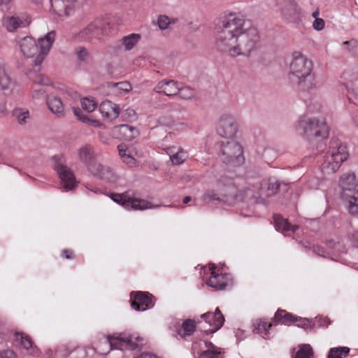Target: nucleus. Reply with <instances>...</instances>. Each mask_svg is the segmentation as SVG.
Returning a JSON list of instances; mask_svg holds the SVG:
<instances>
[{
    "mask_svg": "<svg viewBox=\"0 0 358 358\" xmlns=\"http://www.w3.org/2000/svg\"><path fill=\"white\" fill-rule=\"evenodd\" d=\"M31 16L27 13H17L14 15L6 17L7 22H30Z\"/></svg>",
    "mask_w": 358,
    "mask_h": 358,
    "instance_id": "nucleus-39",
    "label": "nucleus"
},
{
    "mask_svg": "<svg viewBox=\"0 0 358 358\" xmlns=\"http://www.w3.org/2000/svg\"><path fill=\"white\" fill-rule=\"evenodd\" d=\"M112 199L127 209L145 210L151 208L150 203L144 200L129 196L126 194H113Z\"/></svg>",
    "mask_w": 358,
    "mask_h": 358,
    "instance_id": "nucleus-12",
    "label": "nucleus"
},
{
    "mask_svg": "<svg viewBox=\"0 0 358 358\" xmlns=\"http://www.w3.org/2000/svg\"><path fill=\"white\" fill-rule=\"evenodd\" d=\"M289 80L297 84L302 90H308L314 86L313 76L311 74L313 64L300 52L293 54L290 64Z\"/></svg>",
    "mask_w": 358,
    "mask_h": 358,
    "instance_id": "nucleus-3",
    "label": "nucleus"
},
{
    "mask_svg": "<svg viewBox=\"0 0 358 358\" xmlns=\"http://www.w3.org/2000/svg\"><path fill=\"white\" fill-rule=\"evenodd\" d=\"M179 83L173 80H164L157 83L155 91L157 93H163L166 96L177 95L179 92Z\"/></svg>",
    "mask_w": 358,
    "mask_h": 358,
    "instance_id": "nucleus-19",
    "label": "nucleus"
},
{
    "mask_svg": "<svg viewBox=\"0 0 358 358\" xmlns=\"http://www.w3.org/2000/svg\"><path fill=\"white\" fill-rule=\"evenodd\" d=\"M78 57L81 61H85L88 56V52L84 48H80L77 52Z\"/></svg>",
    "mask_w": 358,
    "mask_h": 358,
    "instance_id": "nucleus-53",
    "label": "nucleus"
},
{
    "mask_svg": "<svg viewBox=\"0 0 358 358\" xmlns=\"http://www.w3.org/2000/svg\"><path fill=\"white\" fill-rule=\"evenodd\" d=\"M55 35V32L51 31L39 38L38 43L34 38L25 36L19 41L20 50L24 57L32 59L34 66H40L50 52Z\"/></svg>",
    "mask_w": 358,
    "mask_h": 358,
    "instance_id": "nucleus-2",
    "label": "nucleus"
},
{
    "mask_svg": "<svg viewBox=\"0 0 358 358\" xmlns=\"http://www.w3.org/2000/svg\"><path fill=\"white\" fill-rule=\"evenodd\" d=\"M6 28L8 31H14L20 27L21 24H6Z\"/></svg>",
    "mask_w": 358,
    "mask_h": 358,
    "instance_id": "nucleus-58",
    "label": "nucleus"
},
{
    "mask_svg": "<svg viewBox=\"0 0 358 358\" xmlns=\"http://www.w3.org/2000/svg\"><path fill=\"white\" fill-rule=\"evenodd\" d=\"M54 169L57 171L66 190H71L77 184L74 174L65 164V160L62 156H55Z\"/></svg>",
    "mask_w": 358,
    "mask_h": 358,
    "instance_id": "nucleus-9",
    "label": "nucleus"
},
{
    "mask_svg": "<svg viewBox=\"0 0 358 358\" xmlns=\"http://www.w3.org/2000/svg\"><path fill=\"white\" fill-rule=\"evenodd\" d=\"M113 87L117 88L120 92H129L131 90L132 87L129 82H120L113 84Z\"/></svg>",
    "mask_w": 358,
    "mask_h": 358,
    "instance_id": "nucleus-46",
    "label": "nucleus"
},
{
    "mask_svg": "<svg viewBox=\"0 0 358 358\" xmlns=\"http://www.w3.org/2000/svg\"><path fill=\"white\" fill-rule=\"evenodd\" d=\"M82 0H50L51 10L59 17L69 15V11L81 5Z\"/></svg>",
    "mask_w": 358,
    "mask_h": 358,
    "instance_id": "nucleus-16",
    "label": "nucleus"
},
{
    "mask_svg": "<svg viewBox=\"0 0 358 358\" xmlns=\"http://www.w3.org/2000/svg\"><path fill=\"white\" fill-rule=\"evenodd\" d=\"M273 220L276 229L282 233L288 234L289 232H295L299 229L297 225L291 224L287 219L280 215H274Z\"/></svg>",
    "mask_w": 358,
    "mask_h": 358,
    "instance_id": "nucleus-25",
    "label": "nucleus"
},
{
    "mask_svg": "<svg viewBox=\"0 0 358 358\" xmlns=\"http://www.w3.org/2000/svg\"><path fill=\"white\" fill-rule=\"evenodd\" d=\"M117 149L119 151V154L121 157V158H124L127 155H128L129 153H131L130 151L128 150L127 146L125 144H120L117 146Z\"/></svg>",
    "mask_w": 358,
    "mask_h": 358,
    "instance_id": "nucleus-50",
    "label": "nucleus"
},
{
    "mask_svg": "<svg viewBox=\"0 0 358 358\" xmlns=\"http://www.w3.org/2000/svg\"><path fill=\"white\" fill-rule=\"evenodd\" d=\"M16 340L20 341L21 346L27 350V353L34 357H38L40 351L35 345L31 338L24 333H16Z\"/></svg>",
    "mask_w": 358,
    "mask_h": 358,
    "instance_id": "nucleus-20",
    "label": "nucleus"
},
{
    "mask_svg": "<svg viewBox=\"0 0 358 358\" xmlns=\"http://www.w3.org/2000/svg\"><path fill=\"white\" fill-rule=\"evenodd\" d=\"M219 157L224 163L234 166H239L245 161L242 145L234 140L220 143Z\"/></svg>",
    "mask_w": 358,
    "mask_h": 358,
    "instance_id": "nucleus-7",
    "label": "nucleus"
},
{
    "mask_svg": "<svg viewBox=\"0 0 358 358\" xmlns=\"http://www.w3.org/2000/svg\"><path fill=\"white\" fill-rule=\"evenodd\" d=\"M352 241L357 245L358 246V231H355L352 234Z\"/></svg>",
    "mask_w": 358,
    "mask_h": 358,
    "instance_id": "nucleus-63",
    "label": "nucleus"
},
{
    "mask_svg": "<svg viewBox=\"0 0 358 358\" xmlns=\"http://www.w3.org/2000/svg\"><path fill=\"white\" fill-rule=\"evenodd\" d=\"M201 317L209 326L208 329L203 327L204 328L203 331L207 334H212L219 330L224 322V317L219 308H217L214 313L208 312L202 314Z\"/></svg>",
    "mask_w": 358,
    "mask_h": 358,
    "instance_id": "nucleus-15",
    "label": "nucleus"
},
{
    "mask_svg": "<svg viewBox=\"0 0 358 358\" xmlns=\"http://www.w3.org/2000/svg\"><path fill=\"white\" fill-rule=\"evenodd\" d=\"M341 78L344 80L353 82L358 80V67L348 68L344 70L341 75Z\"/></svg>",
    "mask_w": 358,
    "mask_h": 358,
    "instance_id": "nucleus-38",
    "label": "nucleus"
},
{
    "mask_svg": "<svg viewBox=\"0 0 358 358\" xmlns=\"http://www.w3.org/2000/svg\"><path fill=\"white\" fill-rule=\"evenodd\" d=\"M178 94L182 99H188L194 96V91L189 87H182L179 85V92Z\"/></svg>",
    "mask_w": 358,
    "mask_h": 358,
    "instance_id": "nucleus-44",
    "label": "nucleus"
},
{
    "mask_svg": "<svg viewBox=\"0 0 358 358\" xmlns=\"http://www.w3.org/2000/svg\"><path fill=\"white\" fill-rule=\"evenodd\" d=\"M6 67V63L0 58V90H8L12 86V82Z\"/></svg>",
    "mask_w": 358,
    "mask_h": 358,
    "instance_id": "nucleus-28",
    "label": "nucleus"
},
{
    "mask_svg": "<svg viewBox=\"0 0 358 358\" xmlns=\"http://www.w3.org/2000/svg\"><path fill=\"white\" fill-rule=\"evenodd\" d=\"M341 49L343 52L358 56V43L355 39L343 42Z\"/></svg>",
    "mask_w": 358,
    "mask_h": 358,
    "instance_id": "nucleus-34",
    "label": "nucleus"
},
{
    "mask_svg": "<svg viewBox=\"0 0 358 358\" xmlns=\"http://www.w3.org/2000/svg\"><path fill=\"white\" fill-rule=\"evenodd\" d=\"M88 171L94 176L106 182H115L118 178L117 175L111 167L99 162L90 164Z\"/></svg>",
    "mask_w": 358,
    "mask_h": 358,
    "instance_id": "nucleus-14",
    "label": "nucleus"
},
{
    "mask_svg": "<svg viewBox=\"0 0 358 358\" xmlns=\"http://www.w3.org/2000/svg\"><path fill=\"white\" fill-rule=\"evenodd\" d=\"M166 152L174 165L182 164L188 157L187 152L181 148L176 149V147H169L166 149Z\"/></svg>",
    "mask_w": 358,
    "mask_h": 358,
    "instance_id": "nucleus-24",
    "label": "nucleus"
},
{
    "mask_svg": "<svg viewBox=\"0 0 358 358\" xmlns=\"http://www.w3.org/2000/svg\"><path fill=\"white\" fill-rule=\"evenodd\" d=\"M215 30L217 48L231 57L249 55L259 46V33L252 24H218Z\"/></svg>",
    "mask_w": 358,
    "mask_h": 358,
    "instance_id": "nucleus-1",
    "label": "nucleus"
},
{
    "mask_svg": "<svg viewBox=\"0 0 358 358\" xmlns=\"http://www.w3.org/2000/svg\"><path fill=\"white\" fill-rule=\"evenodd\" d=\"M325 24H313V28L317 31H321L324 29Z\"/></svg>",
    "mask_w": 358,
    "mask_h": 358,
    "instance_id": "nucleus-62",
    "label": "nucleus"
},
{
    "mask_svg": "<svg viewBox=\"0 0 358 358\" xmlns=\"http://www.w3.org/2000/svg\"><path fill=\"white\" fill-rule=\"evenodd\" d=\"M317 319L320 326L327 327L330 324V320L327 317H317Z\"/></svg>",
    "mask_w": 358,
    "mask_h": 358,
    "instance_id": "nucleus-57",
    "label": "nucleus"
},
{
    "mask_svg": "<svg viewBox=\"0 0 358 358\" xmlns=\"http://www.w3.org/2000/svg\"><path fill=\"white\" fill-rule=\"evenodd\" d=\"M141 38V36L138 34H131L122 38V43L125 48V50H131L136 44L138 42Z\"/></svg>",
    "mask_w": 358,
    "mask_h": 358,
    "instance_id": "nucleus-36",
    "label": "nucleus"
},
{
    "mask_svg": "<svg viewBox=\"0 0 358 358\" xmlns=\"http://www.w3.org/2000/svg\"><path fill=\"white\" fill-rule=\"evenodd\" d=\"M158 122L160 125L169 128H171L175 125V120L169 115H164L160 116L158 119Z\"/></svg>",
    "mask_w": 358,
    "mask_h": 358,
    "instance_id": "nucleus-43",
    "label": "nucleus"
},
{
    "mask_svg": "<svg viewBox=\"0 0 358 358\" xmlns=\"http://www.w3.org/2000/svg\"><path fill=\"white\" fill-rule=\"evenodd\" d=\"M0 358H17L16 354L10 350L0 352Z\"/></svg>",
    "mask_w": 358,
    "mask_h": 358,
    "instance_id": "nucleus-51",
    "label": "nucleus"
},
{
    "mask_svg": "<svg viewBox=\"0 0 358 358\" xmlns=\"http://www.w3.org/2000/svg\"><path fill=\"white\" fill-rule=\"evenodd\" d=\"M45 93V90L42 88L35 89L33 91V96L34 97H39L41 95H43Z\"/></svg>",
    "mask_w": 358,
    "mask_h": 358,
    "instance_id": "nucleus-59",
    "label": "nucleus"
},
{
    "mask_svg": "<svg viewBox=\"0 0 358 358\" xmlns=\"http://www.w3.org/2000/svg\"><path fill=\"white\" fill-rule=\"evenodd\" d=\"M271 327V322H268L263 319H257L252 323V331L265 338V336L268 335L269 329Z\"/></svg>",
    "mask_w": 358,
    "mask_h": 358,
    "instance_id": "nucleus-27",
    "label": "nucleus"
},
{
    "mask_svg": "<svg viewBox=\"0 0 358 358\" xmlns=\"http://www.w3.org/2000/svg\"><path fill=\"white\" fill-rule=\"evenodd\" d=\"M294 324H296V325L299 327H301V328H303V329H308L309 327H311V322L307 319V318H304V317H298L296 316V319H295V322H294Z\"/></svg>",
    "mask_w": 358,
    "mask_h": 358,
    "instance_id": "nucleus-45",
    "label": "nucleus"
},
{
    "mask_svg": "<svg viewBox=\"0 0 358 358\" xmlns=\"http://www.w3.org/2000/svg\"><path fill=\"white\" fill-rule=\"evenodd\" d=\"M80 103L82 108L88 113L94 111L97 106L95 100L87 97L82 99Z\"/></svg>",
    "mask_w": 358,
    "mask_h": 358,
    "instance_id": "nucleus-40",
    "label": "nucleus"
},
{
    "mask_svg": "<svg viewBox=\"0 0 358 358\" xmlns=\"http://www.w3.org/2000/svg\"><path fill=\"white\" fill-rule=\"evenodd\" d=\"M177 19H171L167 15H160L157 17V22L158 23H164V22H176Z\"/></svg>",
    "mask_w": 358,
    "mask_h": 358,
    "instance_id": "nucleus-54",
    "label": "nucleus"
},
{
    "mask_svg": "<svg viewBox=\"0 0 358 358\" xmlns=\"http://www.w3.org/2000/svg\"><path fill=\"white\" fill-rule=\"evenodd\" d=\"M313 355L312 348L308 344L300 346L294 358H310Z\"/></svg>",
    "mask_w": 358,
    "mask_h": 358,
    "instance_id": "nucleus-37",
    "label": "nucleus"
},
{
    "mask_svg": "<svg viewBox=\"0 0 358 358\" xmlns=\"http://www.w3.org/2000/svg\"><path fill=\"white\" fill-rule=\"evenodd\" d=\"M296 131L309 140L317 137L325 138L329 134V128L325 122L306 116L299 120Z\"/></svg>",
    "mask_w": 358,
    "mask_h": 358,
    "instance_id": "nucleus-5",
    "label": "nucleus"
},
{
    "mask_svg": "<svg viewBox=\"0 0 358 358\" xmlns=\"http://www.w3.org/2000/svg\"><path fill=\"white\" fill-rule=\"evenodd\" d=\"M349 352L350 348L348 347L332 348L329 352L328 358H344Z\"/></svg>",
    "mask_w": 358,
    "mask_h": 358,
    "instance_id": "nucleus-35",
    "label": "nucleus"
},
{
    "mask_svg": "<svg viewBox=\"0 0 358 358\" xmlns=\"http://www.w3.org/2000/svg\"><path fill=\"white\" fill-rule=\"evenodd\" d=\"M220 354V351L215 347L212 345L210 348L201 353L199 358H217Z\"/></svg>",
    "mask_w": 358,
    "mask_h": 358,
    "instance_id": "nucleus-41",
    "label": "nucleus"
},
{
    "mask_svg": "<svg viewBox=\"0 0 358 358\" xmlns=\"http://www.w3.org/2000/svg\"><path fill=\"white\" fill-rule=\"evenodd\" d=\"M62 256L67 259H72L75 257L74 252L69 249L63 250L62 252Z\"/></svg>",
    "mask_w": 358,
    "mask_h": 358,
    "instance_id": "nucleus-55",
    "label": "nucleus"
},
{
    "mask_svg": "<svg viewBox=\"0 0 358 358\" xmlns=\"http://www.w3.org/2000/svg\"><path fill=\"white\" fill-rule=\"evenodd\" d=\"M341 199L351 215L358 214V180L353 172L343 173L339 180Z\"/></svg>",
    "mask_w": 358,
    "mask_h": 358,
    "instance_id": "nucleus-4",
    "label": "nucleus"
},
{
    "mask_svg": "<svg viewBox=\"0 0 358 358\" xmlns=\"http://www.w3.org/2000/svg\"><path fill=\"white\" fill-rule=\"evenodd\" d=\"M77 154L79 160L86 164L87 169L90 164L98 162L95 160V154L90 145L81 146L78 149Z\"/></svg>",
    "mask_w": 358,
    "mask_h": 358,
    "instance_id": "nucleus-21",
    "label": "nucleus"
},
{
    "mask_svg": "<svg viewBox=\"0 0 358 358\" xmlns=\"http://www.w3.org/2000/svg\"><path fill=\"white\" fill-rule=\"evenodd\" d=\"M218 20L220 22H245L247 19L242 12L224 10L220 14Z\"/></svg>",
    "mask_w": 358,
    "mask_h": 358,
    "instance_id": "nucleus-26",
    "label": "nucleus"
},
{
    "mask_svg": "<svg viewBox=\"0 0 358 358\" xmlns=\"http://www.w3.org/2000/svg\"><path fill=\"white\" fill-rule=\"evenodd\" d=\"M203 199L204 201H221L217 194L213 190L206 191L203 196Z\"/></svg>",
    "mask_w": 358,
    "mask_h": 358,
    "instance_id": "nucleus-47",
    "label": "nucleus"
},
{
    "mask_svg": "<svg viewBox=\"0 0 358 358\" xmlns=\"http://www.w3.org/2000/svg\"><path fill=\"white\" fill-rule=\"evenodd\" d=\"M101 20L109 22L113 21H119L120 18L112 14H105L103 15Z\"/></svg>",
    "mask_w": 358,
    "mask_h": 358,
    "instance_id": "nucleus-56",
    "label": "nucleus"
},
{
    "mask_svg": "<svg viewBox=\"0 0 358 358\" xmlns=\"http://www.w3.org/2000/svg\"><path fill=\"white\" fill-rule=\"evenodd\" d=\"M296 317V315H294L285 310L278 309L273 317V320L277 323L288 325L291 323H294Z\"/></svg>",
    "mask_w": 358,
    "mask_h": 358,
    "instance_id": "nucleus-29",
    "label": "nucleus"
},
{
    "mask_svg": "<svg viewBox=\"0 0 358 358\" xmlns=\"http://www.w3.org/2000/svg\"><path fill=\"white\" fill-rule=\"evenodd\" d=\"M348 157V152L345 146L340 145L336 148H333L324 157L321 166L322 171L324 174L336 173Z\"/></svg>",
    "mask_w": 358,
    "mask_h": 358,
    "instance_id": "nucleus-8",
    "label": "nucleus"
},
{
    "mask_svg": "<svg viewBox=\"0 0 358 358\" xmlns=\"http://www.w3.org/2000/svg\"><path fill=\"white\" fill-rule=\"evenodd\" d=\"M143 341V338L134 335L126 336L122 334H115L112 336H108L103 343L106 346V349H103L101 353L106 354L113 349L123 350L128 348L134 350L142 345Z\"/></svg>",
    "mask_w": 358,
    "mask_h": 358,
    "instance_id": "nucleus-6",
    "label": "nucleus"
},
{
    "mask_svg": "<svg viewBox=\"0 0 358 358\" xmlns=\"http://www.w3.org/2000/svg\"><path fill=\"white\" fill-rule=\"evenodd\" d=\"M13 115L20 125L26 124L31 119L29 111L25 108H15L13 111Z\"/></svg>",
    "mask_w": 358,
    "mask_h": 358,
    "instance_id": "nucleus-30",
    "label": "nucleus"
},
{
    "mask_svg": "<svg viewBox=\"0 0 358 358\" xmlns=\"http://www.w3.org/2000/svg\"><path fill=\"white\" fill-rule=\"evenodd\" d=\"M318 15H319V10H318L314 11L312 13V16L315 18V20H314L313 22H324L323 19L320 18V17H317Z\"/></svg>",
    "mask_w": 358,
    "mask_h": 358,
    "instance_id": "nucleus-60",
    "label": "nucleus"
},
{
    "mask_svg": "<svg viewBox=\"0 0 358 358\" xmlns=\"http://www.w3.org/2000/svg\"><path fill=\"white\" fill-rule=\"evenodd\" d=\"M119 138L124 141H131L139 134L138 129L129 124H120L115 127Z\"/></svg>",
    "mask_w": 358,
    "mask_h": 358,
    "instance_id": "nucleus-22",
    "label": "nucleus"
},
{
    "mask_svg": "<svg viewBox=\"0 0 358 358\" xmlns=\"http://www.w3.org/2000/svg\"><path fill=\"white\" fill-rule=\"evenodd\" d=\"M31 79L35 84L41 86H49L52 84L50 79L43 74H37Z\"/></svg>",
    "mask_w": 358,
    "mask_h": 358,
    "instance_id": "nucleus-42",
    "label": "nucleus"
},
{
    "mask_svg": "<svg viewBox=\"0 0 358 358\" xmlns=\"http://www.w3.org/2000/svg\"><path fill=\"white\" fill-rule=\"evenodd\" d=\"M99 111L106 120L113 121L119 116L120 109L117 104L106 100L101 103Z\"/></svg>",
    "mask_w": 358,
    "mask_h": 358,
    "instance_id": "nucleus-17",
    "label": "nucleus"
},
{
    "mask_svg": "<svg viewBox=\"0 0 358 358\" xmlns=\"http://www.w3.org/2000/svg\"><path fill=\"white\" fill-rule=\"evenodd\" d=\"M238 130V125L235 118L229 114H223L217 126V134L224 138L234 136Z\"/></svg>",
    "mask_w": 358,
    "mask_h": 358,
    "instance_id": "nucleus-13",
    "label": "nucleus"
},
{
    "mask_svg": "<svg viewBox=\"0 0 358 358\" xmlns=\"http://www.w3.org/2000/svg\"><path fill=\"white\" fill-rule=\"evenodd\" d=\"M73 113L80 120L94 127H102L103 125L100 121L93 120L88 115H84L79 108H73Z\"/></svg>",
    "mask_w": 358,
    "mask_h": 358,
    "instance_id": "nucleus-33",
    "label": "nucleus"
},
{
    "mask_svg": "<svg viewBox=\"0 0 358 358\" xmlns=\"http://www.w3.org/2000/svg\"><path fill=\"white\" fill-rule=\"evenodd\" d=\"M6 114V108L4 103L0 102V115Z\"/></svg>",
    "mask_w": 358,
    "mask_h": 358,
    "instance_id": "nucleus-61",
    "label": "nucleus"
},
{
    "mask_svg": "<svg viewBox=\"0 0 358 358\" xmlns=\"http://www.w3.org/2000/svg\"><path fill=\"white\" fill-rule=\"evenodd\" d=\"M286 6H288L293 12L294 15H296L299 12L297 3L294 0H284Z\"/></svg>",
    "mask_w": 358,
    "mask_h": 358,
    "instance_id": "nucleus-49",
    "label": "nucleus"
},
{
    "mask_svg": "<svg viewBox=\"0 0 358 358\" xmlns=\"http://www.w3.org/2000/svg\"><path fill=\"white\" fill-rule=\"evenodd\" d=\"M47 106L50 110L57 116H64V105L60 98L52 95L48 96Z\"/></svg>",
    "mask_w": 358,
    "mask_h": 358,
    "instance_id": "nucleus-23",
    "label": "nucleus"
},
{
    "mask_svg": "<svg viewBox=\"0 0 358 358\" xmlns=\"http://www.w3.org/2000/svg\"><path fill=\"white\" fill-rule=\"evenodd\" d=\"M123 162L129 166H134L136 164V159L131 156V153L122 159Z\"/></svg>",
    "mask_w": 358,
    "mask_h": 358,
    "instance_id": "nucleus-52",
    "label": "nucleus"
},
{
    "mask_svg": "<svg viewBox=\"0 0 358 358\" xmlns=\"http://www.w3.org/2000/svg\"><path fill=\"white\" fill-rule=\"evenodd\" d=\"M239 194L243 199H257L264 196V188L261 180L256 179V181L249 187L240 190Z\"/></svg>",
    "mask_w": 358,
    "mask_h": 358,
    "instance_id": "nucleus-18",
    "label": "nucleus"
},
{
    "mask_svg": "<svg viewBox=\"0 0 358 358\" xmlns=\"http://www.w3.org/2000/svg\"><path fill=\"white\" fill-rule=\"evenodd\" d=\"M262 183L264 188V196H265L273 195L280 187V184L277 181L263 180Z\"/></svg>",
    "mask_w": 358,
    "mask_h": 358,
    "instance_id": "nucleus-32",
    "label": "nucleus"
},
{
    "mask_svg": "<svg viewBox=\"0 0 358 358\" xmlns=\"http://www.w3.org/2000/svg\"><path fill=\"white\" fill-rule=\"evenodd\" d=\"M350 102L357 103L358 101V90L355 89L348 90L347 94Z\"/></svg>",
    "mask_w": 358,
    "mask_h": 358,
    "instance_id": "nucleus-48",
    "label": "nucleus"
},
{
    "mask_svg": "<svg viewBox=\"0 0 358 358\" xmlns=\"http://www.w3.org/2000/svg\"><path fill=\"white\" fill-rule=\"evenodd\" d=\"M6 160L7 159L3 152L0 151V164H6Z\"/></svg>",
    "mask_w": 358,
    "mask_h": 358,
    "instance_id": "nucleus-64",
    "label": "nucleus"
},
{
    "mask_svg": "<svg viewBox=\"0 0 358 358\" xmlns=\"http://www.w3.org/2000/svg\"><path fill=\"white\" fill-rule=\"evenodd\" d=\"M130 296L131 306L136 310L144 311L155 305V296L149 292H132Z\"/></svg>",
    "mask_w": 358,
    "mask_h": 358,
    "instance_id": "nucleus-11",
    "label": "nucleus"
},
{
    "mask_svg": "<svg viewBox=\"0 0 358 358\" xmlns=\"http://www.w3.org/2000/svg\"><path fill=\"white\" fill-rule=\"evenodd\" d=\"M196 330V322L191 319H187L183 321L181 328L178 330V334L181 337L192 335Z\"/></svg>",
    "mask_w": 358,
    "mask_h": 358,
    "instance_id": "nucleus-31",
    "label": "nucleus"
},
{
    "mask_svg": "<svg viewBox=\"0 0 358 358\" xmlns=\"http://www.w3.org/2000/svg\"><path fill=\"white\" fill-rule=\"evenodd\" d=\"M209 271L210 275L206 282L209 287L217 290H222L232 283L231 275L229 273H219L215 264H210Z\"/></svg>",
    "mask_w": 358,
    "mask_h": 358,
    "instance_id": "nucleus-10",
    "label": "nucleus"
}]
</instances>
